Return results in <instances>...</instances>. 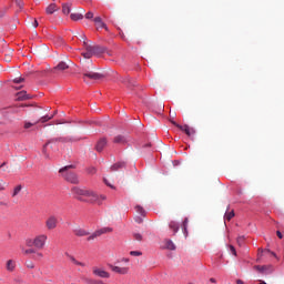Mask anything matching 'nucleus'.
Wrapping results in <instances>:
<instances>
[{
  "instance_id": "nucleus-16",
  "label": "nucleus",
  "mask_w": 284,
  "mask_h": 284,
  "mask_svg": "<svg viewBox=\"0 0 284 284\" xmlns=\"http://www.w3.org/2000/svg\"><path fill=\"white\" fill-rule=\"evenodd\" d=\"M59 7L55 3H51L47 7L45 12L47 14H54V12H58Z\"/></svg>"
},
{
  "instance_id": "nucleus-27",
  "label": "nucleus",
  "mask_w": 284,
  "mask_h": 284,
  "mask_svg": "<svg viewBox=\"0 0 284 284\" xmlns=\"http://www.w3.org/2000/svg\"><path fill=\"white\" fill-rule=\"evenodd\" d=\"M169 227H170V230H172L174 232V234H176V232H179V224L174 221L170 222Z\"/></svg>"
},
{
  "instance_id": "nucleus-1",
  "label": "nucleus",
  "mask_w": 284,
  "mask_h": 284,
  "mask_svg": "<svg viewBox=\"0 0 284 284\" xmlns=\"http://www.w3.org/2000/svg\"><path fill=\"white\" fill-rule=\"evenodd\" d=\"M71 193L78 201H81V203H91L95 205H101L103 201H105V195H99L97 192L85 189V187H79L73 186L71 189Z\"/></svg>"
},
{
  "instance_id": "nucleus-7",
  "label": "nucleus",
  "mask_w": 284,
  "mask_h": 284,
  "mask_svg": "<svg viewBox=\"0 0 284 284\" xmlns=\"http://www.w3.org/2000/svg\"><path fill=\"white\" fill-rule=\"evenodd\" d=\"M44 225L49 231L57 230V225H59V217H57V215H50L47 217Z\"/></svg>"
},
{
  "instance_id": "nucleus-10",
  "label": "nucleus",
  "mask_w": 284,
  "mask_h": 284,
  "mask_svg": "<svg viewBox=\"0 0 284 284\" xmlns=\"http://www.w3.org/2000/svg\"><path fill=\"white\" fill-rule=\"evenodd\" d=\"M94 276H99L100 278H110V273L103 268L93 267Z\"/></svg>"
},
{
  "instance_id": "nucleus-26",
  "label": "nucleus",
  "mask_w": 284,
  "mask_h": 284,
  "mask_svg": "<svg viewBox=\"0 0 284 284\" xmlns=\"http://www.w3.org/2000/svg\"><path fill=\"white\" fill-rule=\"evenodd\" d=\"M135 212L140 214V216H145L146 214L145 209H143L141 205H135Z\"/></svg>"
},
{
  "instance_id": "nucleus-50",
  "label": "nucleus",
  "mask_w": 284,
  "mask_h": 284,
  "mask_svg": "<svg viewBox=\"0 0 284 284\" xmlns=\"http://www.w3.org/2000/svg\"><path fill=\"white\" fill-rule=\"evenodd\" d=\"M33 28H39V21L34 20Z\"/></svg>"
},
{
  "instance_id": "nucleus-46",
  "label": "nucleus",
  "mask_w": 284,
  "mask_h": 284,
  "mask_svg": "<svg viewBox=\"0 0 284 284\" xmlns=\"http://www.w3.org/2000/svg\"><path fill=\"white\" fill-rule=\"evenodd\" d=\"M85 283H88V284H98L99 283V281H95V280H85Z\"/></svg>"
},
{
  "instance_id": "nucleus-38",
  "label": "nucleus",
  "mask_w": 284,
  "mask_h": 284,
  "mask_svg": "<svg viewBox=\"0 0 284 284\" xmlns=\"http://www.w3.org/2000/svg\"><path fill=\"white\" fill-rule=\"evenodd\" d=\"M70 261H72V262L74 263V265H80L81 267H83V266L85 265V264H83V263L77 261V258H74V256H71V257H70Z\"/></svg>"
},
{
  "instance_id": "nucleus-34",
  "label": "nucleus",
  "mask_w": 284,
  "mask_h": 284,
  "mask_svg": "<svg viewBox=\"0 0 284 284\" xmlns=\"http://www.w3.org/2000/svg\"><path fill=\"white\" fill-rule=\"evenodd\" d=\"M34 248H22V254H24L26 256H28V254H34Z\"/></svg>"
},
{
  "instance_id": "nucleus-40",
  "label": "nucleus",
  "mask_w": 284,
  "mask_h": 284,
  "mask_svg": "<svg viewBox=\"0 0 284 284\" xmlns=\"http://www.w3.org/2000/svg\"><path fill=\"white\" fill-rule=\"evenodd\" d=\"M32 125H37V122L32 123V122H26L24 123V130H30V128H32Z\"/></svg>"
},
{
  "instance_id": "nucleus-57",
  "label": "nucleus",
  "mask_w": 284,
  "mask_h": 284,
  "mask_svg": "<svg viewBox=\"0 0 284 284\" xmlns=\"http://www.w3.org/2000/svg\"><path fill=\"white\" fill-rule=\"evenodd\" d=\"M150 145H152V144H146V148H150Z\"/></svg>"
},
{
  "instance_id": "nucleus-15",
  "label": "nucleus",
  "mask_w": 284,
  "mask_h": 284,
  "mask_svg": "<svg viewBox=\"0 0 284 284\" xmlns=\"http://www.w3.org/2000/svg\"><path fill=\"white\" fill-rule=\"evenodd\" d=\"M70 68V60L68 62H59V64L53 70H60L63 72V70H68Z\"/></svg>"
},
{
  "instance_id": "nucleus-23",
  "label": "nucleus",
  "mask_w": 284,
  "mask_h": 284,
  "mask_svg": "<svg viewBox=\"0 0 284 284\" xmlns=\"http://www.w3.org/2000/svg\"><path fill=\"white\" fill-rule=\"evenodd\" d=\"M165 248L166 250H176V245H174V242H172V240H165Z\"/></svg>"
},
{
  "instance_id": "nucleus-33",
  "label": "nucleus",
  "mask_w": 284,
  "mask_h": 284,
  "mask_svg": "<svg viewBox=\"0 0 284 284\" xmlns=\"http://www.w3.org/2000/svg\"><path fill=\"white\" fill-rule=\"evenodd\" d=\"M187 223H190V221L186 217L182 223V230L184 231V234L187 232Z\"/></svg>"
},
{
  "instance_id": "nucleus-54",
  "label": "nucleus",
  "mask_w": 284,
  "mask_h": 284,
  "mask_svg": "<svg viewBox=\"0 0 284 284\" xmlns=\"http://www.w3.org/2000/svg\"><path fill=\"white\" fill-rule=\"evenodd\" d=\"M2 168H6V162H3L2 164H0V170H1Z\"/></svg>"
},
{
  "instance_id": "nucleus-28",
  "label": "nucleus",
  "mask_w": 284,
  "mask_h": 284,
  "mask_svg": "<svg viewBox=\"0 0 284 284\" xmlns=\"http://www.w3.org/2000/svg\"><path fill=\"white\" fill-rule=\"evenodd\" d=\"M122 83H125L128 88H132V85H134V80H131L130 77H126L122 80Z\"/></svg>"
},
{
  "instance_id": "nucleus-58",
  "label": "nucleus",
  "mask_w": 284,
  "mask_h": 284,
  "mask_svg": "<svg viewBox=\"0 0 284 284\" xmlns=\"http://www.w3.org/2000/svg\"><path fill=\"white\" fill-rule=\"evenodd\" d=\"M14 2L17 1V0H13Z\"/></svg>"
},
{
  "instance_id": "nucleus-22",
  "label": "nucleus",
  "mask_w": 284,
  "mask_h": 284,
  "mask_svg": "<svg viewBox=\"0 0 284 284\" xmlns=\"http://www.w3.org/2000/svg\"><path fill=\"white\" fill-rule=\"evenodd\" d=\"M52 119H54V115H44L40 118V120H38L36 123H48V121H52Z\"/></svg>"
},
{
  "instance_id": "nucleus-53",
  "label": "nucleus",
  "mask_w": 284,
  "mask_h": 284,
  "mask_svg": "<svg viewBox=\"0 0 284 284\" xmlns=\"http://www.w3.org/2000/svg\"><path fill=\"white\" fill-rule=\"evenodd\" d=\"M210 282H211V283H216V278L211 277V278H210Z\"/></svg>"
},
{
  "instance_id": "nucleus-24",
  "label": "nucleus",
  "mask_w": 284,
  "mask_h": 284,
  "mask_svg": "<svg viewBox=\"0 0 284 284\" xmlns=\"http://www.w3.org/2000/svg\"><path fill=\"white\" fill-rule=\"evenodd\" d=\"M267 267L268 266L256 265L254 266V270H256V272H260L261 274H267Z\"/></svg>"
},
{
  "instance_id": "nucleus-21",
  "label": "nucleus",
  "mask_w": 284,
  "mask_h": 284,
  "mask_svg": "<svg viewBox=\"0 0 284 284\" xmlns=\"http://www.w3.org/2000/svg\"><path fill=\"white\" fill-rule=\"evenodd\" d=\"M121 168H125L124 162H118L111 166V172H116V170H121Z\"/></svg>"
},
{
  "instance_id": "nucleus-13",
  "label": "nucleus",
  "mask_w": 284,
  "mask_h": 284,
  "mask_svg": "<svg viewBox=\"0 0 284 284\" xmlns=\"http://www.w3.org/2000/svg\"><path fill=\"white\" fill-rule=\"evenodd\" d=\"M6 270L7 272H14V270H17V261L8 260L6 262Z\"/></svg>"
},
{
  "instance_id": "nucleus-8",
  "label": "nucleus",
  "mask_w": 284,
  "mask_h": 284,
  "mask_svg": "<svg viewBox=\"0 0 284 284\" xmlns=\"http://www.w3.org/2000/svg\"><path fill=\"white\" fill-rule=\"evenodd\" d=\"M112 232V227H102L95 232H93L87 241H94V239H99V236H103V234H110Z\"/></svg>"
},
{
  "instance_id": "nucleus-47",
  "label": "nucleus",
  "mask_w": 284,
  "mask_h": 284,
  "mask_svg": "<svg viewBox=\"0 0 284 284\" xmlns=\"http://www.w3.org/2000/svg\"><path fill=\"white\" fill-rule=\"evenodd\" d=\"M104 183H105V185H108L109 187H111L112 190H114V186H113L112 184H110V182H108L106 179H104Z\"/></svg>"
},
{
  "instance_id": "nucleus-11",
  "label": "nucleus",
  "mask_w": 284,
  "mask_h": 284,
  "mask_svg": "<svg viewBox=\"0 0 284 284\" xmlns=\"http://www.w3.org/2000/svg\"><path fill=\"white\" fill-rule=\"evenodd\" d=\"M110 270L112 272H115V274H128L130 272L129 267H121V266H114V265H110Z\"/></svg>"
},
{
  "instance_id": "nucleus-19",
  "label": "nucleus",
  "mask_w": 284,
  "mask_h": 284,
  "mask_svg": "<svg viewBox=\"0 0 284 284\" xmlns=\"http://www.w3.org/2000/svg\"><path fill=\"white\" fill-rule=\"evenodd\" d=\"M30 99V95H28V92L21 91L18 93V101H28Z\"/></svg>"
},
{
  "instance_id": "nucleus-25",
  "label": "nucleus",
  "mask_w": 284,
  "mask_h": 284,
  "mask_svg": "<svg viewBox=\"0 0 284 284\" xmlns=\"http://www.w3.org/2000/svg\"><path fill=\"white\" fill-rule=\"evenodd\" d=\"M128 140L123 135H118L114 138L113 143H126Z\"/></svg>"
},
{
  "instance_id": "nucleus-6",
  "label": "nucleus",
  "mask_w": 284,
  "mask_h": 284,
  "mask_svg": "<svg viewBox=\"0 0 284 284\" xmlns=\"http://www.w3.org/2000/svg\"><path fill=\"white\" fill-rule=\"evenodd\" d=\"M72 141H74L72 138L70 136H65V138H53L51 140H49L44 145H43V154H45V149L48 148V145H50V143H72Z\"/></svg>"
},
{
  "instance_id": "nucleus-52",
  "label": "nucleus",
  "mask_w": 284,
  "mask_h": 284,
  "mask_svg": "<svg viewBox=\"0 0 284 284\" xmlns=\"http://www.w3.org/2000/svg\"><path fill=\"white\" fill-rule=\"evenodd\" d=\"M265 254H271L270 250L264 251ZM273 256H276L274 253H272Z\"/></svg>"
},
{
  "instance_id": "nucleus-37",
  "label": "nucleus",
  "mask_w": 284,
  "mask_h": 284,
  "mask_svg": "<svg viewBox=\"0 0 284 284\" xmlns=\"http://www.w3.org/2000/svg\"><path fill=\"white\" fill-rule=\"evenodd\" d=\"M26 267H28V270H34V262H32V261H27V262H26Z\"/></svg>"
},
{
  "instance_id": "nucleus-39",
  "label": "nucleus",
  "mask_w": 284,
  "mask_h": 284,
  "mask_svg": "<svg viewBox=\"0 0 284 284\" xmlns=\"http://www.w3.org/2000/svg\"><path fill=\"white\" fill-rule=\"evenodd\" d=\"M130 255L131 256H143V253L141 251H131Z\"/></svg>"
},
{
  "instance_id": "nucleus-12",
  "label": "nucleus",
  "mask_w": 284,
  "mask_h": 284,
  "mask_svg": "<svg viewBox=\"0 0 284 284\" xmlns=\"http://www.w3.org/2000/svg\"><path fill=\"white\" fill-rule=\"evenodd\" d=\"M93 21H94V23L97 26V30H101V29L104 28V30H106V32H108V26L104 24L103 19H101V17L94 18Z\"/></svg>"
},
{
  "instance_id": "nucleus-20",
  "label": "nucleus",
  "mask_w": 284,
  "mask_h": 284,
  "mask_svg": "<svg viewBox=\"0 0 284 284\" xmlns=\"http://www.w3.org/2000/svg\"><path fill=\"white\" fill-rule=\"evenodd\" d=\"M23 190V186L21 184L17 185L14 189H13V192H12V199L19 196V194H21V191Z\"/></svg>"
},
{
  "instance_id": "nucleus-4",
  "label": "nucleus",
  "mask_w": 284,
  "mask_h": 284,
  "mask_svg": "<svg viewBox=\"0 0 284 284\" xmlns=\"http://www.w3.org/2000/svg\"><path fill=\"white\" fill-rule=\"evenodd\" d=\"M45 243H48V235L45 233H41L36 235L33 240H30L28 245L29 247L32 245L37 250H43V247H45Z\"/></svg>"
},
{
  "instance_id": "nucleus-45",
  "label": "nucleus",
  "mask_w": 284,
  "mask_h": 284,
  "mask_svg": "<svg viewBox=\"0 0 284 284\" xmlns=\"http://www.w3.org/2000/svg\"><path fill=\"white\" fill-rule=\"evenodd\" d=\"M230 252L233 254V256H236V248L234 247V245H230Z\"/></svg>"
},
{
  "instance_id": "nucleus-32",
  "label": "nucleus",
  "mask_w": 284,
  "mask_h": 284,
  "mask_svg": "<svg viewBox=\"0 0 284 284\" xmlns=\"http://www.w3.org/2000/svg\"><path fill=\"white\" fill-rule=\"evenodd\" d=\"M62 12L63 14H70V4H63Z\"/></svg>"
},
{
  "instance_id": "nucleus-41",
  "label": "nucleus",
  "mask_w": 284,
  "mask_h": 284,
  "mask_svg": "<svg viewBox=\"0 0 284 284\" xmlns=\"http://www.w3.org/2000/svg\"><path fill=\"white\" fill-rule=\"evenodd\" d=\"M14 3L20 8V10H23V0H16Z\"/></svg>"
},
{
  "instance_id": "nucleus-5",
  "label": "nucleus",
  "mask_w": 284,
  "mask_h": 284,
  "mask_svg": "<svg viewBox=\"0 0 284 284\" xmlns=\"http://www.w3.org/2000/svg\"><path fill=\"white\" fill-rule=\"evenodd\" d=\"M88 79L91 81H101V79H103V74L90 71V67H85L83 69V80L88 81Z\"/></svg>"
},
{
  "instance_id": "nucleus-43",
  "label": "nucleus",
  "mask_w": 284,
  "mask_h": 284,
  "mask_svg": "<svg viewBox=\"0 0 284 284\" xmlns=\"http://www.w3.org/2000/svg\"><path fill=\"white\" fill-rule=\"evenodd\" d=\"M3 190H6V182L0 180V192H3Z\"/></svg>"
},
{
  "instance_id": "nucleus-36",
  "label": "nucleus",
  "mask_w": 284,
  "mask_h": 284,
  "mask_svg": "<svg viewBox=\"0 0 284 284\" xmlns=\"http://www.w3.org/2000/svg\"><path fill=\"white\" fill-rule=\"evenodd\" d=\"M243 243H245V235H240L239 237H237V245H243Z\"/></svg>"
},
{
  "instance_id": "nucleus-18",
  "label": "nucleus",
  "mask_w": 284,
  "mask_h": 284,
  "mask_svg": "<svg viewBox=\"0 0 284 284\" xmlns=\"http://www.w3.org/2000/svg\"><path fill=\"white\" fill-rule=\"evenodd\" d=\"M12 52H14L12 49H8L7 51H4V61L7 63H10V61H12Z\"/></svg>"
},
{
  "instance_id": "nucleus-49",
  "label": "nucleus",
  "mask_w": 284,
  "mask_h": 284,
  "mask_svg": "<svg viewBox=\"0 0 284 284\" xmlns=\"http://www.w3.org/2000/svg\"><path fill=\"white\" fill-rule=\"evenodd\" d=\"M135 223H143V219L136 217V219H135Z\"/></svg>"
},
{
  "instance_id": "nucleus-56",
  "label": "nucleus",
  "mask_w": 284,
  "mask_h": 284,
  "mask_svg": "<svg viewBox=\"0 0 284 284\" xmlns=\"http://www.w3.org/2000/svg\"><path fill=\"white\" fill-rule=\"evenodd\" d=\"M61 122H55V125H59Z\"/></svg>"
},
{
  "instance_id": "nucleus-30",
  "label": "nucleus",
  "mask_w": 284,
  "mask_h": 284,
  "mask_svg": "<svg viewBox=\"0 0 284 284\" xmlns=\"http://www.w3.org/2000/svg\"><path fill=\"white\" fill-rule=\"evenodd\" d=\"M232 219H234V210L225 213V215H224V221H232Z\"/></svg>"
},
{
  "instance_id": "nucleus-3",
  "label": "nucleus",
  "mask_w": 284,
  "mask_h": 284,
  "mask_svg": "<svg viewBox=\"0 0 284 284\" xmlns=\"http://www.w3.org/2000/svg\"><path fill=\"white\" fill-rule=\"evenodd\" d=\"M82 39H83L84 50H89V52H91L93 57L94 55L99 57V54H103V52H105L104 47L90 44V42L88 41V38H85V34H82Z\"/></svg>"
},
{
  "instance_id": "nucleus-42",
  "label": "nucleus",
  "mask_w": 284,
  "mask_h": 284,
  "mask_svg": "<svg viewBox=\"0 0 284 284\" xmlns=\"http://www.w3.org/2000/svg\"><path fill=\"white\" fill-rule=\"evenodd\" d=\"M23 81H26L24 78H16V79H13V83H23Z\"/></svg>"
},
{
  "instance_id": "nucleus-44",
  "label": "nucleus",
  "mask_w": 284,
  "mask_h": 284,
  "mask_svg": "<svg viewBox=\"0 0 284 284\" xmlns=\"http://www.w3.org/2000/svg\"><path fill=\"white\" fill-rule=\"evenodd\" d=\"M85 19H94V13L92 11H89L87 14H85Z\"/></svg>"
},
{
  "instance_id": "nucleus-14",
  "label": "nucleus",
  "mask_w": 284,
  "mask_h": 284,
  "mask_svg": "<svg viewBox=\"0 0 284 284\" xmlns=\"http://www.w3.org/2000/svg\"><path fill=\"white\" fill-rule=\"evenodd\" d=\"M105 145H108V140H105V138L100 139L95 145L97 152H103Z\"/></svg>"
},
{
  "instance_id": "nucleus-9",
  "label": "nucleus",
  "mask_w": 284,
  "mask_h": 284,
  "mask_svg": "<svg viewBox=\"0 0 284 284\" xmlns=\"http://www.w3.org/2000/svg\"><path fill=\"white\" fill-rule=\"evenodd\" d=\"M172 123H173V125H175V128H179V130H181L182 132H185V134L187 136H194V134H196V131L194 129L190 128V125H187V124L180 125L176 122H172Z\"/></svg>"
},
{
  "instance_id": "nucleus-31",
  "label": "nucleus",
  "mask_w": 284,
  "mask_h": 284,
  "mask_svg": "<svg viewBox=\"0 0 284 284\" xmlns=\"http://www.w3.org/2000/svg\"><path fill=\"white\" fill-rule=\"evenodd\" d=\"M133 239H134V241L141 242V241H143V234H141V233H133Z\"/></svg>"
},
{
  "instance_id": "nucleus-35",
  "label": "nucleus",
  "mask_w": 284,
  "mask_h": 284,
  "mask_svg": "<svg viewBox=\"0 0 284 284\" xmlns=\"http://www.w3.org/2000/svg\"><path fill=\"white\" fill-rule=\"evenodd\" d=\"M82 57H84L85 59H92V51H90V50H87V52H83L82 53Z\"/></svg>"
},
{
  "instance_id": "nucleus-17",
  "label": "nucleus",
  "mask_w": 284,
  "mask_h": 284,
  "mask_svg": "<svg viewBox=\"0 0 284 284\" xmlns=\"http://www.w3.org/2000/svg\"><path fill=\"white\" fill-rule=\"evenodd\" d=\"M75 236H89L90 232L85 231L84 229L78 227L74 231Z\"/></svg>"
},
{
  "instance_id": "nucleus-48",
  "label": "nucleus",
  "mask_w": 284,
  "mask_h": 284,
  "mask_svg": "<svg viewBox=\"0 0 284 284\" xmlns=\"http://www.w3.org/2000/svg\"><path fill=\"white\" fill-rule=\"evenodd\" d=\"M90 174H97V169L95 168H91L89 171Z\"/></svg>"
},
{
  "instance_id": "nucleus-51",
  "label": "nucleus",
  "mask_w": 284,
  "mask_h": 284,
  "mask_svg": "<svg viewBox=\"0 0 284 284\" xmlns=\"http://www.w3.org/2000/svg\"><path fill=\"white\" fill-rule=\"evenodd\" d=\"M276 234L280 239H283V233H281V231H277Z\"/></svg>"
},
{
  "instance_id": "nucleus-55",
  "label": "nucleus",
  "mask_w": 284,
  "mask_h": 284,
  "mask_svg": "<svg viewBox=\"0 0 284 284\" xmlns=\"http://www.w3.org/2000/svg\"><path fill=\"white\" fill-rule=\"evenodd\" d=\"M38 256H39L40 258H43V253H38Z\"/></svg>"
},
{
  "instance_id": "nucleus-29",
  "label": "nucleus",
  "mask_w": 284,
  "mask_h": 284,
  "mask_svg": "<svg viewBox=\"0 0 284 284\" xmlns=\"http://www.w3.org/2000/svg\"><path fill=\"white\" fill-rule=\"evenodd\" d=\"M72 21H81L83 19V13H71Z\"/></svg>"
},
{
  "instance_id": "nucleus-2",
  "label": "nucleus",
  "mask_w": 284,
  "mask_h": 284,
  "mask_svg": "<svg viewBox=\"0 0 284 284\" xmlns=\"http://www.w3.org/2000/svg\"><path fill=\"white\" fill-rule=\"evenodd\" d=\"M69 170H74V165H67L59 170L60 174H62L63 179L68 181V183H73L74 185L79 184V176L74 172H70Z\"/></svg>"
}]
</instances>
